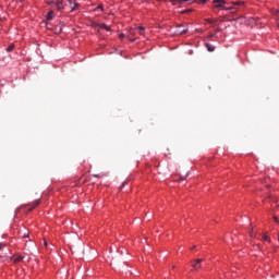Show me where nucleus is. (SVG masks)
<instances>
[{
	"label": "nucleus",
	"instance_id": "1",
	"mask_svg": "<svg viewBox=\"0 0 279 279\" xmlns=\"http://www.w3.org/2000/svg\"><path fill=\"white\" fill-rule=\"evenodd\" d=\"M69 5H73V1L57 0V2L54 3V8H57V10H59V11L66 10V8H69Z\"/></svg>",
	"mask_w": 279,
	"mask_h": 279
},
{
	"label": "nucleus",
	"instance_id": "2",
	"mask_svg": "<svg viewBox=\"0 0 279 279\" xmlns=\"http://www.w3.org/2000/svg\"><path fill=\"white\" fill-rule=\"evenodd\" d=\"M213 3L217 10H227L226 5H228V2L226 0H213Z\"/></svg>",
	"mask_w": 279,
	"mask_h": 279
},
{
	"label": "nucleus",
	"instance_id": "3",
	"mask_svg": "<svg viewBox=\"0 0 279 279\" xmlns=\"http://www.w3.org/2000/svg\"><path fill=\"white\" fill-rule=\"evenodd\" d=\"M5 243H0V258H8V252H5Z\"/></svg>",
	"mask_w": 279,
	"mask_h": 279
},
{
	"label": "nucleus",
	"instance_id": "4",
	"mask_svg": "<svg viewBox=\"0 0 279 279\" xmlns=\"http://www.w3.org/2000/svg\"><path fill=\"white\" fill-rule=\"evenodd\" d=\"M202 263H204V259L203 258H198L196 259L193 264H192V267L194 269V271H197V269H199L202 266Z\"/></svg>",
	"mask_w": 279,
	"mask_h": 279
},
{
	"label": "nucleus",
	"instance_id": "5",
	"mask_svg": "<svg viewBox=\"0 0 279 279\" xmlns=\"http://www.w3.org/2000/svg\"><path fill=\"white\" fill-rule=\"evenodd\" d=\"M29 208L27 209L28 213H32V210H34V208H38V206H40V199H36L34 203H31Z\"/></svg>",
	"mask_w": 279,
	"mask_h": 279
},
{
	"label": "nucleus",
	"instance_id": "6",
	"mask_svg": "<svg viewBox=\"0 0 279 279\" xmlns=\"http://www.w3.org/2000/svg\"><path fill=\"white\" fill-rule=\"evenodd\" d=\"M68 8H70V12H75L80 8V3L72 2V5H68Z\"/></svg>",
	"mask_w": 279,
	"mask_h": 279
},
{
	"label": "nucleus",
	"instance_id": "7",
	"mask_svg": "<svg viewBox=\"0 0 279 279\" xmlns=\"http://www.w3.org/2000/svg\"><path fill=\"white\" fill-rule=\"evenodd\" d=\"M23 255H16L14 258H13V263H23Z\"/></svg>",
	"mask_w": 279,
	"mask_h": 279
},
{
	"label": "nucleus",
	"instance_id": "8",
	"mask_svg": "<svg viewBox=\"0 0 279 279\" xmlns=\"http://www.w3.org/2000/svg\"><path fill=\"white\" fill-rule=\"evenodd\" d=\"M205 47H206L207 51H209V52L215 51V46L213 44L207 43V44H205Z\"/></svg>",
	"mask_w": 279,
	"mask_h": 279
},
{
	"label": "nucleus",
	"instance_id": "9",
	"mask_svg": "<svg viewBox=\"0 0 279 279\" xmlns=\"http://www.w3.org/2000/svg\"><path fill=\"white\" fill-rule=\"evenodd\" d=\"M99 28L100 29H105L106 32H110V26H108V25H106L104 23L99 24Z\"/></svg>",
	"mask_w": 279,
	"mask_h": 279
},
{
	"label": "nucleus",
	"instance_id": "10",
	"mask_svg": "<svg viewBox=\"0 0 279 279\" xmlns=\"http://www.w3.org/2000/svg\"><path fill=\"white\" fill-rule=\"evenodd\" d=\"M225 10H227V11L231 12V14L236 13V8H234V7H226V9H225Z\"/></svg>",
	"mask_w": 279,
	"mask_h": 279
},
{
	"label": "nucleus",
	"instance_id": "11",
	"mask_svg": "<svg viewBox=\"0 0 279 279\" xmlns=\"http://www.w3.org/2000/svg\"><path fill=\"white\" fill-rule=\"evenodd\" d=\"M137 29L140 32V36H145V27L144 26H138Z\"/></svg>",
	"mask_w": 279,
	"mask_h": 279
},
{
	"label": "nucleus",
	"instance_id": "12",
	"mask_svg": "<svg viewBox=\"0 0 279 279\" xmlns=\"http://www.w3.org/2000/svg\"><path fill=\"white\" fill-rule=\"evenodd\" d=\"M54 16H56V14L53 13V11H49L47 19H48V21H51V19H53Z\"/></svg>",
	"mask_w": 279,
	"mask_h": 279
},
{
	"label": "nucleus",
	"instance_id": "13",
	"mask_svg": "<svg viewBox=\"0 0 279 279\" xmlns=\"http://www.w3.org/2000/svg\"><path fill=\"white\" fill-rule=\"evenodd\" d=\"M189 32V28H180V29H178L177 31V34H180V35H182V34H186Z\"/></svg>",
	"mask_w": 279,
	"mask_h": 279
},
{
	"label": "nucleus",
	"instance_id": "14",
	"mask_svg": "<svg viewBox=\"0 0 279 279\" xmlns=\"http://www.w3.org/2000/svg\"><path fill=\"white\" fill-rule=\"evenodd\" d=\"M231 5H245V2H243V1H235V2H231Z\"/></svg>",
	"mask_w": 279,
	"mask_h": 279
},
{
	"label": "nucleus",
	"instance_id": "15",
	"mask_svg": "<svg viewBox=\"0 0 279 279\" xmlns=\"http://www.w3.org/2000/svg\"><path fill=\"white\" fill-rule=\"evenodd\" d=\"M205 23H209L213 25V24L217 23V20L205 19Z\"/></svg>",
	"mask_w": 279,
	"mask_h": 279
},
{
	"label": "nucleus",
	"instance_id": "16",
	"mask_svg": "<svg viewBox=\"0 0 279 279\" xmlns=\"http://www.w3.org/2000/svg\"><path fill=\"white\" fill-rule=\"evenodd\" d=\"M97 10H100V12H104V4H99L96 9H94V12H97Z\"/></svg>",
	"mask_w": 279,
	"mask_h": 279
},
{
	"label": "nucleus",
	"instance_id": "17",
	"mask_svg": "<svg viewBox=\"0 0 279 279\" xmlns=\"http://www.w3.org/2000/svg\"><path fill=\"white\" fill-rule=\"evenodd\" d=\"M14 51V45H10L8 48H7V52L10 53Z\"/></svg>",
	"mask_w": 279,
	"mask_h": 279
},
{
	"label": "nucleus",
	"instance_id": "18",
	"mask_svg": "<svg viewBox=\"0 0 279 279\" xmlns=\"http://www.w3.org/2000/svg\"><path fill=\"white\" fill-rule=\"evenodd\" d=\"M263 241H267L268 243H271V238L268 235H263Z\"/></svg>",
	"mask_w": 279,
	"mask_h": 279
},
{
	"label": "nucleus",
	"instance_id": "19",
	"mask_svg": "<svg viewBox=\"0 0 279 279\" xmlns=\"http://www.w3.org/2000/svg\"><path fill=\"white\" fill-rule=\"evenodd\" d=\"M46 3H47L48 5H53V1H51V0H46Z\"/></svg>",
	"mask_w": 279,
	"mask_h": 279
},
{
	"label": "nucleus",
	"instance_id": "20",
	"mask_svg": "<svg viewBox=\"0 0 279 279\" xmlns=\"http://www.w3.org/2000/svg\"><path fill=\"white\" fill-rule=\"evenodd\" d=\"M250 236H251L252 239H254V236H255L254 230H251V231H250Z\"/></svg>",
	"mask_w": 279,
	"mask_h": 279
},
{
	"label": "nucleus",
	"instance_id": "21",
	"mask_svg": "<svg viewBox=\"0 0 279 279\" xmlns=\"http://www.w3.org/2000/svg\"><path fill=\"white\" fill-rule=\"evenodd\" d=\"M22 236H23V239H27V238H29V233L26 232V233H24Z\"/></svg>",
	"mask_w": 279,
	"mask_h": 279
},
{
	"label": "nucleus",
	"instance_id": "22",
	"mask_svg": "<svg viewBox=\"0 0 279 279\" xmlns=\"http://www.w3.org/2000/svg\"><path fill=\"white\" fill-rule=\"evenodd\" d=\"M119 38H125V34L123 33L119 34Z\"/></svg>",
	"mask_w": 279,
	"mask_h": 279
},
{
	"label": "nucleus",
	"instance_id": "23",
	"mask_svg": "<svg viewBox=\"0 0 279 279\" xmlns=\"http://www.w3.org/2000/svg\"><path fill=\"white\" fill-rule=\"evenodd\" d=\"M94 178H104V174H95Z\"/></svg>",
	"mask_w": 279,
	"mask_h": 279
},
{
	"label": "nucleus",
	"instance_id": "24",
	"mask_svg": "<svg viewBox=\"0 0 279 279\" xmlns=\"http://www.w3.org/2000/svg\"><path fill=\"white\" fill-rule=\"evenodd\" d=\"M274 220L276 221V223H279V218L274 216Z\"/></svg>",
	"mask_w": 279,
	"mask_h": 279
},
{
	"label": "nucleus",
	"instance_id": "25",
	"mask_svg": "<svg viewBox=\"0 0 279 279\" xmlns=\"http://www.w3.org/2000/svg\"><path fill=\"white\" fill-rule=\"evenodd\" d=\"M272 14H279V10H272Z\"/></svg>",
	"mask_w": 279,
	"mask_h": 279
},
{
	"label": "nucleus",
	"instance_id": "26",
	"mask_svg": "<svg viewBox=\"0 0 279 279\" xmlns=\"http://www.w3.org/2000/svg\"><path fill=\"white\" fill-rule=\"evenodd\" d=\"M181 180H186V177H181Z\"/></svg>",
	"mask_w": 279,
	"mask_h": 279
},
{
	"label": "nucleus",
	"instance_id": "27",
	"mask_svg": "<svg viewBox=\"0 0 279 279\" xmlns=\"http://www.w3.org/2000/svg\"><path fill=\"white\" fill-rule=\"evenodd\" d=\"M177 27H178V29H180L182 27V25H178Z\"/></svg>",
	"mask_w": 279,
	"mask_h": 279
},
{
	"label": "nucleus",
	"instance_id": "28",
	"mask_svg": "<svg viewBox=\"0 0 279 279\" xmlns=\"http://www.w3.org/2000/svg\"><path fill=\"white\" fill-rule=\"evenodd\" d=\"M277 25H278V27H279V19L277 20Z\"/></svg>",
	"mask_w": 279,
	"mask_h": 279
},
{
	"label": "nucleus",
	"instance_id": "29",
	"mask_svg": "<svg viewBox=\"0 0 279 279\" xmlns=\"http://www.w3.org/2000/svg\"><path fill=\"white\" fill-rule=\"evenodd\" d=\"M130 40H131V43H134L135 39H130Z\"/></svg>",
	"mask_w": 279,
	"mask_h": 279
},
{
	"label": "nucleus",
	"instance_id": "30",
	"mask_svg": "<svg viewBox=\"0 0 279 279\" xmlns=\"http://www.w3.org/2000/svg\"><path fill=\"white\" fill-rule=\"evenodd\" d=\"M186 12H189V11H183V14L186 13Z\"/></svg>",
	"mask_w": 279,
	"mask_h": 279
},
{
	"label": "nucleus",
	"instance_id": "31",
	"mask_svg": "<svg viewBox=\"0 0 279 279\" xmlns=\"http://www.w3.org/2000/svg\"><path fill=\"white\" fill-rule=\"evenodd\" d=\"M143 1H146V2H148L149 0H143Z\"/></svg>",
	"mask_w": 279,
	"mask_h": 279
}]
</instances>
